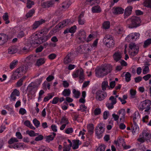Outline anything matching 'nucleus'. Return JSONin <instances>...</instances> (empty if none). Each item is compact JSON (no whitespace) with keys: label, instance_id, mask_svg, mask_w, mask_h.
<instances>
[{"label":"nucleus","instance_id":"41","mask_svg":"<svg viewBox=\"0 0 151 151\" xmlns=\"http://www.w3.org/2000/svg\"><path fill=\"white\" fill-rule=\"evenodd\" d=\"M70 54H69L66 56L64 60V63L65 64H67L71 61L72 60L70 57Z\"/></svg>","mask_w":151,"mask_h":151},{"label":"nucleus","instance_id":"33","mask_svg":"<svg viewBox=\"0 0 151 151\" xmlns=\"http://www.w3.org/2000/svg\"><path fill=\"white\" fill-rule=\"evenodd\" d=\"M19 142L18 140L15 137H12L10 138L8 141L9 145H13L14 143Z\"/></svg>","mask_w":151,"mask_h":151},{"label":"nucleus","instance_id":"1","mask_svg":"<svg viewBox=\"0 0 151 151\" xmlns=\"http://www.w3.org/2000/svg\"><path fill=\"white\" fill-rule=\"evenodd\" d=\"M111 69L112 66L111 65H105L99 68H96L95 70L96 76L99 78L103 77L109 73Z\"/></svg>","mask_w":151,"mask_h":151},{"label":"nucleus","instance_id":"26","mask_svg":"<svg viewBox=\"0 0 151 151\" xmlns=\"http://www.w3.org/2000/svg\"><path fill=\"white\" fill-rule=\"evenodd\" d=\"M18 48L19 53V54L22 53L26 54L31 51L29 48Z\"/></svg>","mask_w":151,"mask_h":151},{"label":"nucleus","instance_id":"4","mask_svg":"<svg viewBox=\"0 0 151 151\" xmlns=\"http://www.w3.org/2000/svg\"><path fill=\"white\" fill-rule=\"evenodd\" d=\"M151 101L148 99L146 100L141 102L139 107V109L142 111L145 109V111L149 114L151 110Z\"/></svg>","mask_w":151,"mask_h":151},{"label":"nucleus","instance_id":"32","mask_svg":"<svg viewBox=\"0 0 151 151\" xmlns=\"http://www.w3.org/2000/svg\"><path fill=\"white\" fill-rule=\"evenodd\" d=\"M87 128L89 134H91L93 133L94 128L93 124H88L87 126Z\"/></svg>","mask_w":151,"mask_h":151},{"label":"nucleus","instance_id":"60","mask_svg":"<svg viewBox=\"0 0 151 151\" xmlns=\"http://www.w3.org/2000/svg\"><path fill=\"white\" fill-rule=\"evenodd\" d=\"M34 13V10H31L30 11L28 12L26 14V16L27 18L30 17H31L33 14Z\"/></svg>","mask_w":151,"mask_h":151},{"label":"nucleus","instance_id":"38","mask_svg":"<svg viewBox=\"0 0 151 151\" xmlns=\"http://www.w3.org/2000/svg\"><path fill=\"white\" fill-rule=\"evenodd\" d=\"M92 11L93 13H99L101 11L100 7L98 6L93 7L92 9Z\"/></svg>","mask_w":151,"mask_h":151},{"label":"nucleus","instance_id":"3","mask_svg":"<svg viewBox=\"0 0 151 151\" xmlns=\"http://www.w3.org/2000/svg\"><path fill=\"white\" fill-rule=\"evenodd\" d=\"M28 68V66L25 65L19 67L14 73L12 75L13 78L14 79L19 78L22 75L25 74L27 72Z\"/></svg>","mask_w":151,"mask_h":151},{"label":"nucleus","instance_id":"2","mask_svg":"<svg viewBox=\"0 0 151 151\" xmlns=\"http://www.w3.org/2000/svg\"><path fill=\"white\" fill-rule=\"evenodd\" d=\"M38 35H39L38 34H36L35 35H33L34 37H32V40L30 42L32 47H36L43 42L47 40V37H39Z\"/></svg>","mask_w":151,"mask_h":151},{"label":"nucleus","instance_id":"27","mask_svg":"<svg viewBox=\"0 0 151 151\" xmlns=\"http://www.w3.org/2000/svg\"><path fill=\"white\" fill-rule=\"evenodd\" d=\"M121 53L120 52H116L113 55L114 60L116 62L118 61L122 58Z\"/></svg>","mask_w":151,"mask_h":151},{"label":"nucleus","instance_id":"24","mask_svg":"<svg viewBox=\"0 0 151 151\" xmlns=\"http://www.w3.org/2000/svg\"><path fill=\"white\" fill-rule=\"evenodd\" d=\"M72 4V2L71 0H66L63 3L62 7L64 9H67Z\"/></svg>","mask_w":151,"mask_h":151},{"label":"nucleus","instance_id":"36","mask_svg":"<svg viewBox=\"0 0 151 151\" xmlns=\"http://www.w3.org/2000/svg\"><path fill=\"white\" fill-rule=\"evenodd\" d=\"M24 124L32 129L34 130L35 129V128L31 124L30 122L28 120L24 122Z\"/></svg>","mask_w":151,"mask_h":151},{"label":"nucleus","instance_id":"52","mask_svg":"<svg viewBox=\"0 0 151 151\" xmlns=\"http://www.w3.org/2000/svg\"><path fill=\"white\" fill-rule=\"evenodd\" d=\"M73 93L75 97L76 98L79 97L80 94L79 91H77L75 89L73 90Z\"/></svg>","mask_w":151,"mask_h":151},{"label":"nucleus","instance_id":"40","mask_svg":"<svg viewBox=\"0 0 151 151\" xmlns=\"http://www.w3.org/2000/svg\"><path fill=\"white\" fill-rule=\"evenodd\" d=\"M94 106L93 107V114L95 115L100 114L101 112V109L99 108H97L95 109L94 108Z\"/></svg>","mask_w":151,"mask_h":151},{"label":"nucleus","instance_id":"34","mask_svg":"<svg viewBox=\"0 0 151 151\" xmlns=\"http://www.w3.org/2000/svg\"><path fill=\"white\" fill-rule=\"evenodd\" d=\"M70 90L69 89H64L62 92V94L65 96H69L70 93Z\"/></svg>","mask_w":151,"mask_h":151},{"label":"nucleus","instance_id":"44","mask_svg":"<svg viewBox=\"0 0 151 151\" xmlns=\"http://www.w3.org/2000/svg\"><path fill=\"white\" fill-rule=\"evenodd\" d=\"M115 29L118 34H122L124 29L122 27L120 26L116 27Z\"/></svg>","mask_w":151,"mask_h":151},{"label":"nucleus","instance_id":"63","mask_svg":"<svg viewBox=\"0 0 151 151\" xmlns=\"http://www.w3.org/2000/svg\"><path fill=\"white\" fill-rule=\"evenodd\" d=\"M77 29L76 26V25L71 27L69 29L70 32L71 33H74L76 31Z\"/></svg>","mask_w":151,"mask_h":151},{"label":"nucleus","instance_id":"43","mask_svg":"<svg viewBox=\"0 0 151 151\" xmlns=\"http://www.w3.org/2000/svg\"><path fill=\"white\" fill-rule=\"evenodd\" d=\"M108 83L107 81H104L102 83L101 87L103 90H105L106 88L108 86Z\"/></svg>","mask_w":151,"mask_h":151},{"label":"nucleus","instance_id":"57","mask_svg":"<svg viewBox=\"0 0 151 151\" xmlns=\"http://www.w3.org/2000/svg\"><path fill=\"white\" fill-rule=\"evenodd\" d=\"M144 3L145 6L151 8V0H146L144 2Z\"/></svg>","mask_w":151,"mask_h":151},{"label":"nucleus","instance_id":"19","mask_svg":"<svg viewBox=\"0 0 151 151\" xmlns=\"http://www.w3.org/2000/svg\"><path fill=\"white\" fill-rule=\"evenodd\" d=\"M134 124L137 123L140 119V116L139 112L137 111H135L132 115Z\"/></svg>","mask_w":151,"mask_h":151},{"label":"nucleus","instance_id":"51","mask_svg":"<svg viewBox=\"0 0 151 151\" xmlns=\"http://www.w3.org/2000/svg\"><path fill=\"white\" fill-rule=\"evenodd\" d=\"M131 37V39L132 40H133L134 39H137V37H135V35H133V33H132L131 34H130L129 35H128L126 38L125 40L129 42V37Z\"/></svg>","mask_w":151,"mask_h":151},{"label":"nucleus","instance_id":"64","mask_svg":"<svg viewBox=\"0 0 151 151\" xmlns=\"http://www.w3.org/2000/svg\"><path fill=\"white\" fill-rule=\"evenodd\" d=\"M61 124H66V125L68 124V119L65 117H63L61 120Z\"/></svg>","mask_w":151,"mask_h":151},{"label":"nucleus","instance_id":"18","mask_svg":"<svg viewBox=\"0 0 151 151\" xmlns=\"http://www.w3.org/2000/svg\"><path fill=\"white\" fill-rule=\"evenodd\" d=\"M127 50L128 51V52L130 55L132 56H134L136 55L139 51L138 48H127Z\"/></svg>","mask_w":151,"mask_h":151},{"label":"nucleus","instance_id":"25","mask_svg":"<svg viewBox=\"0 0 151 151\" xmlns=\"http://www.w3.org/2000/svg\"><path fill=\"white\" fill-rule=\"evenodd\" d=\"M55 133H53L51 134L46 136L45 138L46 142H49L50 141L53 140L55 137Z\"/></svg>","mask_w":151,"mask_h":151},{"label":"nucleus","instance_id":"29","mask_svg":"<svg viewBox=\"0 0 151 151\" xmlns=\"http://www.w3.org/2000/svg\"><path fill=\"white\" fill-rule=\"evenodd\" d=\"M8 50V53L10 54H13L17 52L19 53L18 48H9Z\"/></svg>","mask_w":151,"mask_h":151},{"label":"nucleus","instance_id":"53","mask_svg":"<svg viewBox=\"0 0 151 151\" xmlns=\"http://www.w3.org/2000/svg\"><path fill=\"white\" fill-rule=\"evenodd\" d=\"M31 56V63H34L37 59V56L35 55H30Z\"/></svg>","mask_w":151,"mask_h":151},{"label":"nucleus","instance_id":"45","mask_svg":"<svg viewBox=\"0 0 151 151\" xmlns=\"http://www.w3.org/2000/svg\"><path fill=\"white\" fill-rule=\"evenodd\" d=\"M52 27V26L50 27L49 28H45L44 29H43L41 31V32H39L38 34L39 35H40V34H46L47 32H48V31Z\"/></svg>","mask_w":151,"mask_h":151},{"label":"nucleus","instance_id":"47","mask_svg":"<svg viewBox=\"0 0 151 151\" xmlns=\"http://www.w3.org/2000/svg\"><path fill=\"white\" fill-rule=\"evenodd\" d=\"M110 26V22L109 21L105 22L103 24V27L105 29H108Z\"/></svg>","mask_w":151,"mask_h":151},{"label":"nucleus","instance_id":"10","mask_svg":"<svg viewBox=\"0 0 151 151\" xmlns=\"http://www.w3.org/2000/svg\"><path fill=\"white\" fill-rule=\"evenodd\" d=\"M70 22V20L66 19L60 22L53 28L52 30V32L54 33H55L59 30V29L62 28L67 25Z\"/></svg>","mask_w":151,"mask_h":151},{"label":"nucleus","instance_id":"17","mask_svg":"<svg viewBox=\"0 0 151 151\" xmlns=\"http://www.w3.org/2000/svg\"><path fill=\"white\" fill-rule=\"evenodd\" d=\"M126 114L125 110L124 109H121L118 112V114L120 116L119 120L120 122H124Z\"/></svg>","mask_w":151,"mask_h":151},{"label":"nucleus","instance_id":"8","mask_svg":"<svg viewBox=\"0 0 151 151\" xmlns=\"http://www.w3.org/2000/svg\"><path fill=\"white\" fill-rule=\"evenodd\" d=\"M38 90L37 87L34 85L33 83H31L27 86V92L28 96L31 95L32 97H35L36 96V93Z\"/></svg>","mask_w":151,"mask_h":151},{"label":"nucleus","instance_id":"16","mask_svg":"<svg viewBox=\"0 0 151 151\" xmlns=\"http://www.w3.org/2000/svg\"><path fill=\"white\" fill-rule=\"evenodd\" d=\"M20 93L19 91L16 89H14L11 93L10 97V99L11 101H15L17 99V96H19Z\"/></svg>","mask_w":151,"mask_h":151},{"label":"nucleus","instance_id":"61","mask_svg":"<svg viewBox=\"0 0 151 151\" xmlns=\"http://www.w3.org/2000/svg\"><path fill=\"white\" fill-rule=\"evenodd\" d=\"M136 91L135 90L132 89L130 90V94L131 98H133L136 94Z\"/></svg>","mask_w":151,"mask_h":151},{"label":"nucleus","instance_id":"23","mask_svg":"<svg viewBox=\"0 0 151 151\" xmlns=\"http://www.w3.org/2000/svg\"><path fill=\"white\" fill-rule=\"evenodd\" d=\"M45 22V20L42 19L40 20L35 22L33 24L32 27L33 29H35L37 28L40 25Z\"/></svg>","mask_w":151,"mask_h":151},{"label":"nucleus","instance_id":"7","mask_svg":"<svg viewBox=\"0 0 151 151\" xmlns=\"http://www.w3.org/2000/svg\"><path fill=\"white\" fill-rule=\"evenodd\" d=\"M103 42L107 47H113L114 46V41L113 37L111 35H107L103 39Z\"/></svg>","mask_w":151,"mask_h":151},{"label":"nucleus","instance_id":"56","mask_svg":"<svg viewBox=\"0 0 151 151\" xmlns=\"http://www.w3.org/2000/svg\"><path fill=\"white\" fill-rule=\"evenodd\" d=\"M109 100L110 101L111 103L114 104H115L116 103V98H115L114 96H111L109 98Z\"/></svg>","mask_w":151,"mask_h":151},{"label":"nucleus","instance_id":"28","mask_svg":"<svg viewBox=\"0 0 151 151\" xmlns=\"http://www.w3.org/2000/svg\"><path fill=\"white\" fill-rule=\"evenodd\" d=\"M80 144V141L79 140H74L73 141L72 145L71 147H72L73 149H77L79 147V145Z\"/></svg>","mask_w":151,"mask_h":151},{"label":"nucleus","instance_id":"46","mask_svg":"<svg viewBox=\"0 0 151 151\" xmlns=\"http://www.w3.org/2000/svg\"><path fill=\"white\" fill-rule=\"evenodd\" d=\"M44 93V91L42 90H41L39 93V96L38 98V102H40L42 100L43 98V95Z\"/></svg>","mask_w":151,"mask_h":151},{"label":"nucleus","instance_id":"48","mask_svg":"<svg viewBox=\"0 0 151 151\" xmlns=\"http://www.w3.org/2000/svg\"><path fill=\"white\" fill-rule=\"evenodd\" d=\"M33 123L37 128H38L40 126V122L36 118L33 120Z\"/></svg>","mask_w":151,"mask_h":151},{"label":"nucleus","instance_id":"39","mask_svg":"<svg viewBox=\"0 0 151 151\" xmlns=\"http://www.w3.org/2000/svg\"><path fill=\"white\" fill-rule=\"evenodd\" d=\"M26 133L31 137L36 136L38 135V133H35L33 130H27Z\"/></svg>","mask_w":151,"mask_h":151},{"label":"nucleus","instance_id":"20","mask_svg":"<svg viewBox=\"0 0 151 151\" xmlns=\"http://www.w3.org/2000/svg\"><path fill=\"white\" fill-rule=\"evenodd\" d=\"M131 129L132 132L134 135H135L138 133L139 129L137 124V123H133V124L132 125Z\"/></svg>","mask_w":151,"mask_h":151},{"label":"nucleus","instance_id":"62","mask_svg":"<svg viewBox=\"0 0 151 151\" xmlns=\"http://www.w3.org/2000/svg\"><path fill=\"white\" fill-rule=\"evenodd\" d=\"M114 104L108 102L106 104V106L107 108L109 109H111L114 107Z\"/></svg>","mask_w":151,"mask_h":151},{"label":"nucleus","instance_id":"49","mask_svg":"<svg viewBox=\"0 0 151 151\" xmlns=\"http://www.w3.org/2000/svg\"><path fill=\"white\" fill-rule=\"evenodd\" d=\"M124 122H120V121L118 122V124L119 127L121 129H123L126 128V126L124 124Z\"/></svg>","mask_w":151,"mask_h":151},{"label":"nucleus","instance_id":"22","mask_svg":"<svg viewBox=\"0 0 151 151\" xmlns=\"http://www.w3.org/2000/svg\"><path fill=\"white\" fill-rule=\"evenodd\" d=\"M132 9V7L131 6H129L125 9L124 13V18H127L131 14Z\"/></svg>","mask_w":151,"mask_h":151},{"label":"nucleus","instance_id":"15","mask_svg":"<svg viewBox=\"0 0 151 151\" xmlns=\"http://www.w3.org/2000/svg\"><path fill=\"white\" fill-rule=\"evenodd\" d=\"M78 38L81 42H83L86 40V34L83 30H81L79 31L78 35Z\"/></svg>","mask_w":151,"mask_h":151},{"label":"nucleus","instance_id":"5","mask_svg":"<svg viewBox=\"0 0 151 151\" xmlns=\"http://www.w3.org/2000/svg\"><path fill=\"white\" fill-rule=\"evenodd\" d=\"M72 76L74 78H79V82L80 83H82L85 79L83 70L82 68L75 70L73 73Z\"/></svg>","mask_w":151,"mask_h":151},{"label":"nucleus","instance_id":"58","mask_svg":"<svg viewBox=\"0 0 151 151\" xmlns=\"http://www.w3.org/2000/svg\"><path fill=\"white\" fill-rule=\"evenodd\" d=\"M144 46L147 47L149 46L151 44V38H149L144 42Z\"/></svg>","mask_w":151,"mask_h":151},{"label":"nucleus","instance_id":"31","mask_svg":"<svg viewBox=\"0 0 151 151\" xmlns=\"http://www.w3.org/2000/svg\"><path fill=\"white\" fill-rule=\"evenodd\" d=\"M84 16L83 13L81 14L78 17V22L80 25H82L84 24L85 22L83 19L82 18Z\"/></svg>","mask_w":151,"mask_h":151},{"label":"nucleus","instance_id":"50","mask_svg":"<svg viewBox=\"0 0 151 151\" xmlns=\"http://www.w3.org/2000/svg\"><path fill=\"white\" fill-rule=\"evenodd\" d=\"M105 148L106 146L104 145H102L99 146L96 151H104Z\"/></svg>","mask_w":151,"mask_h":151},{"label":"nucleus","instance_id":"14","mask_svg":"<svg viewBox=\"0 0 151 151\" xmlns=\"http://www.w3.org/2000/svg\"><path fill=\"white\" fill-rule=\"evenodd\" d=\"M54 4V0H51L42 3L41 6L43 8H47L52 7Z\"/></svg>","mask_w":151,"mask_h":151},{"label":"nucleus","instance_id":"6","mask_svg":"<svg viewBox=\"0 0 151 151\" xmlns=\"http://www.w3.org/2000/svg\"><path fill=\"white\" fill-rule=\"evenodd\" d=\"M127 21L131 22V23L128 25V27L129 28H133L139 26L140 22V19L139 17L133 16L128 19Z\"/></svg>","mask_w":151,"mask_h":151},{"label":"nucleus","instance_id":"30","mask_svg":"<svg viewBox=\"0 0 151 151\" xmlns=\"http://www.w3.org/2000/svg\"><path fill=\"white\" fill-rule=\"evenodd\" d=\"M45 60L44 58H41L37 59L35 65L36 66H40L44 64L45 62Z\"/></svg>","mask_w":151,"mask_h":151},{"label":"nucleus","instance_id":"21","mask_svg":"<svg viewBox=\"0 0 151 151\" xmlns=\"http://www.w3.org/2000/svg\"><path fill=\"white\" fill-rule=\"evenodd\" d=\"M113 13L114 14H119L123 13L124 10L121 7H117L113 8Z\"/></svg>","mask_w":151,"mask_h":151},{"label":"nucleus","instance_id":"55","mask_svg":"<svg viewBox=\"0 0 151 151\" xmlns=\"http://www.w3.org/2000/svg\"><path fill=\"white\" fill-rule=\"evenodd\" d=\"M125 77L126 81L127 82H129L130 80L131 75L129 73L127 72L125 74Z\"/></svg>","mask_w":151,"mask_h":151},{"label":"nucleus","instance_id":"54","mask_svg":"<svg viewBox=\"0 0 151 151\" xmlns=\"http://www.w3.org/2000/svg\"><path fill=\"white\" fill-rule=\"evenodd\" d=\"M150 71L149 68L148 66H145L143 69L142 73L143 74H146L149 73Z\"/></svg>","mask_w":151,"mask_h":151},{"label":"nucleus","instance_id":"37","mask_svg":"<svg viewBox=\"0 0 151 151\" xmlns=\"http://www.w3.org/2000/svg\"><path fill=\"white\" fill-rule=\"evenodd\" d=\"M17 149H22L27 147L26 145L22 143H17Z\"/></svg>","mask_w":151,"mask_h":151},{"label":"nucleus","instance_id":"42","mask_svg":"<svg viewBox=\"0 0 151 151\" xmlns=\"http://www.w3.org/2000/svg\"><path fill=\"white\" fill-rule=\"evenodd\" d=\"M18 61L16 60H13L10 64V68L11 69H14L17 65Z\"/></svg>","mask_w":151,"mask_h":151},{"label":"nucleus","instance_id":"12","mask_svg":"<svg viewBox=\"0 0 151 151\" xmlns=\"http://www.w3.org/2000/svg\"><path fill=\"white\" fill-rule=\"evenodd\" d=\"M8 36L3 34H0V46H2L5 44L8 41Z\"/></svg>","mask_w":151,"mask_h":151},{"label":"nucleus","instance_id":"35","mask_svg":"<svg viewBox=\"0 0 151 151\" xmlns=\"http://www.w3.org/2000/svg\"><path fill=\"white\" fill-rule=\"evenodd\" d=\"M3 19L5 21V23L8 24L9 23V16L7 12L5 13L3 16Z\"/></svg>","mask_w":151,"mask_h":151},{"label":"nucleus","instance_id":"13","mask_svg":"<svg viewBox=\"0 0 151 151\" xmlns=\"http://www.w3.org/2000/svg\"><path fill=\"white\" fill-rule=\"evenodd\" d=\"M107 96L106 92L99 91L97 93L96 96V99L99 101H101L104 99Z\"/></svg>","mask_w":151,"mask_h":151},{"label":"nucleus","instance_id":"9","mask_svg":"<svg viewBox=\"0 0 151 151\" xmlns=\"http://www.w3.org/2000/svg\"><path fill=\"white\" fill-rule=\"evenodd\" d=\"M150 137V134L146 130H143L142 134L140 135L138 140L141 143L143 142L145 140L148 139Z\"/></svg>","mask_w":151,"mask_h":151},{"label":"nucleus","instance_id":"11","mask_svg":"<svg viewBox=\"0 0 151 151\" xmlns=\"http://www.w3.org/2000/svg\"><path fill=\"white\" fill-rule=\"evenodd\" d=\"M104 131V128L101 124H99L96 128V134L98 138L102 137V134Z\"/></svg>","mask_w":151,"mask_h":151},{"label":"nucleus","instance_id":"59","mask_svg":"<svg viewBox=\"0 0 151 151\" xmlns=\"http://www.w3.org/2000/svg\"><path fill=\"white\" fill-rule=\"evenodd\" d=\"M27 2V7L29 9L34 4V2L29 0V1H28L26 2Z\"/></svg>","mask_w":151,"mask_h":151}]
</instances>
